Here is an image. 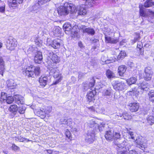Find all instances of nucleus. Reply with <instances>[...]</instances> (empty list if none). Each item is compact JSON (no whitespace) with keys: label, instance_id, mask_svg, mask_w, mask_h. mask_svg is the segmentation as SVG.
I'll return each instance as SVG.
<instances>
[{"label":"nucleus","instance_id":"c756f323","mask_svg":"<svg viewBox=\"0 0 154 154\" xmlns=\"http://www.w3.org/2000/svg\"><path fill=\"white\" fill-rule=\"evenodd\" d=\"M127 83L128 85H131L135 84L137 81V79L135 77H132L126 80Z\"/></svg>","mask_w":154,"mask_h":154},{"label":"nucleus","instance_id":"5fc2aeb1","mask_svg":"<svg viewBox=\"0 0 154 154\" xmlns=\"http://www.w3.org/2000/svg\"><path fill=\"white\" fill-rule=\"evenodd\" d=\"M67 120H66L64 118H62L60 120V122L61 124H65L66 125L67 122Z\"/></svg>","mask_w":154,"mask_h":154},{"label":"nucleus","instance_id":"aec40b11","mask_svg":"<svg viewBox=\"0 0 154 154\" xmlns=\"http://www.w3.org/2000/svg\"><path fill=\"white\" fill-rule=\"evenodd\" d=\"M139 88L143 91H148L149 89V85L148 84L145 82H143L138 84Z\"/></svg>","mask_w":154,"mask_h":154},{"label":"nucleus","instance_id":"c9c22d12","mask_svg":"<svg viewBox=\"0 0 154 154\" xmlns=\"http://www.w3.org/2000/svg\"><path fill=\"white\" fill-rule=\"evenodd\" d=\"M111 93V90L110 89L104 90L103 92V95L104 96H109Z\"/></svg>","mask_w":154,"mask_h":154},{"label":"nucleus","instance_id":"9b49d317","mask_svg":"<svg viewBox=\"0 0 154 154\" xmlns=\"http://www.w3.org/2000/svg\"><path fill=\"white\" fill-rule=\"evenodd\" d=\"M96 93L95 90L93 89H91L89 92H88L86 96L89 102L95 100L94 95L96 94Z\"/></svg>","mask_w":154,"mask_h":154},{"label":"nucleus","instance_id":"49530a36","mask_svg":"<svg viewBox=\"0 0 154 154\" xmlns=\"http://www.w3.org/2000/svg\"><path fill=\"white\" fill-rule=\"evenodd\" d=\"M51 0H39L38 3L39 5H42L45 4Z\"/></svg>","mask_w":154,"mask_h":154},{"label":"nucleus","instance_id":"a18cd8bd","mask_svg":"<svg viewBox=\"0 0 154 154\" xmlns=\"http://www.w3.org/2000/svg\"><path fill=\"white\" fill-rule=\"evenodd\" d=\"M1 4L2 6H0V12L3 13L5 11V5L2 2H1L0 4Z\"/></svg>","mask_w":154,"mask_h":154},{"label":"nucleus","instance_id":"20e7f679","mask_svg":"<svg viewBox=\"0 0 154 154\" xmlns=\"http://www.w3.org/2000/svg\"><path fill=\"white\" fill-rule=\"evenodd\" d=\"M50 70V75H53L55 79H56L55 82L54 83V85L57 84L62 80L63 76L57 68H51Z\"/></svg>","mask_w":154,"mask_h":154},{"label":"nucleus","instance_id":"a19ab883","mask_svg":"<svg viewBox=\"0 0 154 154\" xmlns=\"http://www.w3.org/2000/svg\"><path fill=\"white\" fill-rule=\"evenodd\" d=\"M147 120L148 123L150 125H152L154 123V117L153 116H149Z\"/></svg>","mask_w":154,"mask_h":154},{"label":"nucleus","instance_id":"bf43d9fd","mask_svg":"<svg viewBox=\"0 0 154 154\" xmlns=\"http://www.w3.org/2000/svg\"><path fill=\"white\" fill-rule=\"evenodd\" d=\"M128 133L129 134L131 138L133 139H134V134L133 132L131 131H129Z\"/></svg>","mask_w":154,"mask_h":154},{"label":"nucleus","instance_id":"bb28decb","mask_svg":"<svg viewBox=\"0 0 154 154\" xmlns=\"http://www.w3.org/2000/svg\"><path fill=\"white\" fill-rule=\"evenodd\" d=\"M106 42L108 43L112 44H116L119 41V40L117 38H114L109 36L105 37Z\"/></svg>","mask_w":154,"mask_h":154},{"label":"nucleus","instance_id":"e433bc0d","mask_svg":"<svg viewBox=\"0 0 154 154\" xmlns=\"http://www.w3.org/2000/svg\"><path fill=\"white\" fill-rule=\"evenodd\" d=\"M7 94L4 92H2L1 94V97L0 99V101L1 102H3L5 103V100L7 98Z\"/></svg>","mask_w":154,"mask_h":154},{"label":"nucleus","instance_id":"473e14b6","mask_svg":"<svg viewBox=\"0 0 154 154\" xmlns=\"http://www.w3.org/2000/svg\"><path fill=\"white\" fill-rule=\"evenodd\" d=\"M95 3V0H86L85 4L86 5L89 7L94 6Z\"/></svg>","mask_w":154,"mask_h":154},{"label":"nucleus","instance_id":"f3484780","mask_svg":"<svg viewBox=\"0 0 154 154\" xmlns=\"http://www.w3.org/2000/svg\"><path fill=\"white\" fill-rule=\"evenodd\" d=\"M48 79L46 76L42 75L39 79V82L40 86L42 87H44L47 85Z\"/></svg>","mask_w":154,"mask_h":154},{"label":"nucleus","instance_id":"ea45409f","mask_svg":"<svg viewBox=\"0 0 154 154\" xmlns=\"http://www.w3.org/2000/svg\"><path fill=\"white\" fill-rule=\"evenodd\" d=\"M126 56V54L125 51H122L119 54L117 58L119 60H122Z\"/></svg>","mask_w":154,"mask_h":154},{"label":"nucleus","instance_id":"5701e85b","mask_svg":"<svg viewBox=\"0 0 154 154\" xmlns=\"http://www.w3.org/2000/svg\"><path fill=\"white\" fill-rule=\"evenodd\" d=\"M63 27L65 33L66 34H69V33L72 28V26L69 23H65L63 25Z\"/></svg>","mask_w":154,"mask_h":154},{"label":"nucleus","instance_id":"e2e57ef3","mask_svg":"<svg viewBox=\"0 0 154 154\" xmlns=\"http://www.w3.org/2000/svg\"><path fill=\"white\" fill-rule=\"evenodd\" d=\"M136 90L135 89H131L130 91V92H133V93H134L136 92Z\"/></svg>","mask_w":154,"mask_h":154},{"label":"nucleus","instance_id":"f03ea898","mask_svg":"<svg viewBox=\"0 0 154 154\" xmlns=\"http://www.w3.org/2000/svg\"><path fill=\"white\" fill-rule=\"evenodd\" d=\"M114 144L116 146V148L118 154H127L132 146L129 142L126 141H123L122 143H118L115 141Z\"/></svg>","mask_w":154,"mask_h":154},{"label":"nucleus","instance_id":"9d476101","mask_svg":"<svg viewBox=\"0 0 154 154\" xmlns=\"http://www.w3.org/2000/svg\"><path fill=\"white\" fill-rule=\"evenodd\" d=\"M144 71V78L147 81L150 80L152 78L153 73L151 68L150 67L145 68Z\"/></svg>","mask_w":154,"mask_h":154},{"label":"nucleus","instance_id":"ddd939ff","mask_svg":"<svg viewBox=\"0 0 154 154\" xmlns=\"http://www.w3.org/2000/svg\"><path fill=\"white\" fill-rule=\"evenodd\" d=\"M128 106L129 109L132 112L137 111L139 108L138 103L136 102L129 103Z\"/></svg>","mask_w":154,"mask_h":154},{"label":"nucleus","instance_id":"338daca9","mask_svg":"<svg viewBox=\"0 0 154 154\" xmlns=\"http://www.w3.org/2000/svg\"><path fill=\"white\" fill-rule=\"evenodd\" d=\"M19 137H15V140H16V141H19Z\"/></svg>","mask_w":154,"mask_h":154},{"label":"nucleus","instance_id":"72a5a7b5","mask_svg":"<svg viewBox=\"0 0 154 154\" xmlns=\"http://www.w3.org/2000/svg\"><path fill=\"white\" fill-rule=\"evenodd\" d=\"M113 139L116 140H122L121 138V134L119 131H113Z\"/></svg>","mask_w":154,"mask_h":154},{"label":"nucleus","instance_id":"412c9836","mask_svg":"<svg viewBox=\"0 0 154 154\" xmlns=\"http://www.w3.org/2000/svg\"><path fill=\"white\" fill-rule=\"evenodd\" d=\"M8 87L10 89H13L15 88L17 84L14 80L10 79L7 82Z\"/></svg>","mask_w":154,"mask_h":154},{"label":"nucleus","instance_id":"f8f14e48","mask_svg":"<svg viewBox=\"0 0 154 154\" xmlns=\"http://www.w3.org/2000/svg\"><path fill=\"white\" fill-rule=\"evenodd\" d=\"M42 59V52L39 51L37 52L35 54L34 58L35 63L38 64L41 63Z\"/></svg>","mask_w":154,"mask_h":154},{"label":"nucleus","instance_id":"69168bd1","mask_svg":"<svg viewBox=\"0 0 154 154\" xmlns=\"http://www.w3.org/2000/svg\"><path fill=\"white\" fill-rule=\"evenodd\" d=\"M148 12L151 14H153L154 13V12L153 11H152L150 10V9L148 10Z\"/></svg>","mask_w":154,"mask_h":154},{"label":"nucleus","instance_id":"a211bd4d","mask_svg":"<svg viewBox=\"0 0 154 154\" xmlns=\"http://www.w3.org/2000/svg\"><path fill=\"white\" fill-rule=\"evenodd\" d=\"M127 69V66L125 65H122L119 66L118 69V72L119 75L120 76H123Z\"/></svg>","mask_w":154,"mask_h":154},{"label":"nucleus","instance_id":"393cba45","mask_svg":"<svg viewBox=\"0 0 154 154\" xmlns=\"http://www.w3.org/2000/svg\"><path fill=\"white\" fill-rule=\"evenodd\" d=\"M139 14L140 16L143 17H146L147 16V14L145 11V8L143 7L142 4H140L139 5Z\"/></svg>","mask_w":154,"mask_h":154},{"label":"nucleus","instance_id":"79ce46f5","mask_svg":"<svg viewBox=\"0 0 154 154\" xmlns=\"http://www.w3.org/2000/svg\"><path fill=\"white\" fill-rule=\"evenodd\" d=\"M29 10L30 11H35L36 13H37L38 12L37 10H38L37 9L38 8V6L36 5H34L32 6H31L29 7Z\"/></svg>","mask_w":154,"mask_h":154},{"label":"nucleus","instance_id":"052dcab7","mask_svg":"<svg viewBox=\"0 0 154 154\" xmlns=\"http://www.w3.org/2000/svg\"><path fill=\"white\" fill-rule=\"evenodd\" d=\"M35 42L36 45L38 47H41L42 45V43L39 41H35Z\"/></svg>","mask_w":154,"mask_h":154},{"label":"nucleus","instance_id":"2eb2a0df","mask_svg":"<svg viewBox=\"0 0 154 154\" xmlns=\"http://www.w3.org/2000/svg\"><path fill=\"white\" fill-rule=\"evenodd\" d=\"M77 12L78 15H85L87 13V10L85 5H80L78 9Z\"/></svg>","mask_w":154,"mask_h":154},{"label":"nucleus","instance_id":"864d4df0","mask_svg":"<svg viewBox=\"0 0 154 154\" xmlns=\"http://www.w3.org/2000/svg\"><path fill=\"white\" fill-rule=\"evenodd\" d=\"M71 36L73 37H75L77 36L78 32L76 31H72L71 32Z\"/></svg>","mask_w":154,"mask_h":154},{"label":"nucleus","instance_id":"4468645a","mask_svg":"<svg viewBox=\"0 0 154 154\" xmlns=\"http://www.w3.org/2000/svg\"><path fill=\"white\" fill-rule=\"evenodd\" d=\"M14 101L18 104H23L24 100L23 97L20 95H15L14 96Z\"/></svg>","mask_w":154,"mask_h":154},{"label":"nucleus","instance_id":"6e6552de","mask_svg":"<svg viewBox=\"0 0 154 154\" xmlns=\"http://www.w3.org/2000/svg\"><path fill=\"white\" fill-rule=\"evenodd\" d=\"M143 138L140 136H139L135 141L136 143L137 146L142 150H143L146 147V145L145 143H143Z\"/></svg>","mask_w":154,"mask_h":154},{"label":"nucleus","instance_id":"de8ad7c7","mask_svg":"<svg viewBox=\"0 0 154 154\" xmlns=\"http://www.w3.org/2000/svg\"><path fill=\"white\" fill-rule=\"evenodd\" d=\"M12 149L15 151H18L20 150V148L14 144H12L11 146Z\"/></svg>","mask_w":154,"mask_h":154},{"label":"nucleus","instance_id":"7ed1b4c3","mask_svg":"<svg viewBox=\"0 0 154 154\" xmlns=\"http://www.w3.org/2000/svg\"><path fill=\"white\" fill-rule=\"evenodd\" d=\"M40 73V68L31 65L28 66L26 69V75L28 77H34L35 76H38Z\"/></svg>","mask_w":154,"mask_h":154},{"label":"nucleus","instance_id":"a878e982","mask_svg":"<svg viewBox=\"0 0 154 154\" xmlns=\"http://www.w3.org/2000/svg\"><path fill=\"white\" fill-rule=\"evenodd\" d=\"M66 125L73 130V131H77V129L74 126V123L73 122L72 119H67Z\"/></svg>","mask_w":154,"mask_h":154},{"label":"nucleus","instance_id":"37998d69","mask_svg":"<svg viewBox=\"0 0 154 154\" xmlns=\"http://www.w3.org/2000/svg\"><path fill=\"white\" fill-rule=\"evenodd\" d=\"M94 83L95 81L93 79H92L90 80L89 83L88 84V88H92L91 89H93L94 90L95 88H94L93 89V88L94 85Z\"/></svg>","mask_w":154,"mask_h":154},{"label":"nucleus","instance_id":"423d86ee","mask_svg":"<svg viewBox=\"0 0 154 154\" xmlns=\"http://www.w3.org/2000/svg\"><path fill=\"white\" fill-rule=\"evenodd\" d=\"M17 46V42L16 40L12 37H10L7 41L6 47L9 50L14 49Z\"/></svg>","mask_w":154,"mask_h":154},{"label":"nucleus","instance_id":"603ef678","mask_svg":"<svg viewBox=\"0 0 154 154\" xmlns=\"http://www.w3.org/2000/svg\"><path fill=\"white\" fill-rule=\"evenodd\" d=\"M116 119H120L123 117V114L118 113L117 114L115 115Z\"/></svg>","mask_w":154,"mask_h":154},{"label":"nucleus","instance_id":"c03bdc74","mask_svg":"<svg viewBox=\"0 0 154 154\" xmlns=\"http://www.w3.org/2000/svg\"><path fill=\"white\" fill-rule=\"evenodd\" d=\"M123 118L124 119L129 120L131 119V116L127 113H124L123 114Z\"/></svg>","mask_w":154,"mask_h":154},{"label":"nucleus","instance_id":"4d7b16f0","mask_svg":"<svg viewBox=\"0 0 154 154\" xmlns=\"http://www.w3.org/2000/svg\"><path fill=\"white\" fill-rule=\"evenodd\" d=\"M129 154H138L137 152L134 149L129 150Z\"/></svg>","mask_w":154,"mask_h":154},{"label":"nucleus","instance_id":"b1692460","mask_svg":"<svg viewBox=\"0 0 154 154\" xmlns=\"http://www.w3.org/2000/svg\"><path fill=\"white\" fill-rule=\"evenodd\" d=\"M4 66V62L2 59V57L0 56V74L2 76L5 70Z\"/></svg>","mask_w":154,"mask_h":154},{"label":"nucleus","instance_id":"dca6fc26","mask_svg":"<svg viewBox=\"0 0 154 154\" xmlns=\"http://www.w3.org/2000/svg\"><path fill=\"white\" fill-rule=\"evenodd\" d=\"M23 0H8V5L10 7H15L18 4L22 3Z\"/></svg>","mask_w":154,"mask_h":154},{"label":"nucleus","instance_id":"c85d7f7f","mask_svg":"<svg viewBox=\"0 0 154 154\" xmlns=\"http://www.w3.org/2000/svg\"><path fill=\"white\" fill-rule=\"evenodd\" d=\"M84 32L87 33L89 35H94L95 33V31L94 29L90 28H86L83 29Z\"/></svg>","mask_w":154,"mask_h":154},{"label":"nucleus","instance_id":"8fccbe9b","mask_svg":"<svg viewBox=\"0 0 154 154\" xmlns=\"http://www.w3.org/2000/svg\"><path fill=\"white\" fill-rule=\"evenodd\" d=\"M31 140L25 138L21 137V136L19 137V141L20 142H23L25 141L26 142L30 141Z\"/></svg>","mask_w":154,"mask_h":154},{"label":"nucleus","instance_id":"6e6d98bb","mask_svg":"<svg viewBox=\"0 0 154 154\" xmlns=\"http://www.w3.org/2000/svg\"><path fill=\"white\" fill-rule=\"evenodd\" d=\"M128 65L131 68H133L134 66V64L132 62H128Z\"/></svg>","mask_w":154,"mask_h":154},{"label":"nucleus","instance_id":"774afa93","mask_svg":"<svg viewBox=\"0 0 154 154\" xmlns=\"http://www.w3.org/2000/svg\"><path fill=\"white\" fill-rule=\"evenodd\" d=\"M2 46V44L0 42V48H1Z\"/></svg>","mask_w":154,"mask_h":154},{"label":"nucleus","instance_id":"3c124183","mask_svg":"<svg viewBox=\"0 0 154 154\" xmlns=\"http://www.w3.org/2000/svg\"><path fill=\"white\" fill-rule=\"evenodd\" d=\"M96 111L97 112L99 113H102L104 111V109L101 107H99L98 108H97L96 109Z\"/></svg>","mask_w":154,"mask_h":154},{"label":"nucleus","instance_id":"6ab92c4d","mask_svg":"<svg viewBox=\"0 0 154 154\" xmlns=\"http://www.w3.org/2000/svg\"><path fill=\"white\" fill-rule=\"evenodd\" d=\"M113 131L112 130L107 131L105 134L106 139L108 140H112L113 139Z\"/></svg>","mask_w":154,"mask_h":154},{"label":"nucleus","instance_id":"39448f33","mask_svg":"<svg viewBox=\"0 0 154 154\" xmlns=\"http://www.w3.org/2000/svg\"><path fill=\"white\" fill-rule=\"evenodd\" d=\"M95 137V131L93 129L90 128L88 131V132L86 134L85 140L86 142L91 143H92Z\"/></svg>","mask_w":154,"mask_h":154},{"label":"nucleus","instance_id":"4c0bfd02","mask_svg":"<svg viewBox=\"0 0 154 154\" xmlns=\"http://www.w3.org/2000/svg\"><path fill=\"white\" fill-rule=\"evenodd\" d=\"M18 108L17 111L20 114H23L25 113L26 108L24 106H20Z\"/></svg>","mask_w":154,"mask_h":154},{"label":"nucleus","instance_id":"680f3d73","mask_svg":"<svg viewBox=\"0 0 154 154\" xmlns=\"http://www.w3.org/2000/svg\"><path fill=\"white\" fill-rule=\"evenodd\" d=\"M79 46L81 48H83V46L82 42H80L78 43Z\"/></svg>","mask_w":154,"mask_h":154},{"label":"nucleus","instance_id":"0eeeda50","mask_svg":"<svg viewBox=\"0 0 154 154\" xmlns=\"http://www.w3.org/2000/svg\"><path fill=\"white\" fill-rule=\"evenodd\" d=\"M112 85L114 89L115 90H122L127 88V85L122 82L119 81H116L113 83Z\"/></svg>","mask_w":154,"mask_h":154},{"label":"nucleus","instance_id":"f704fd0d","mask_svg":"<svg viewBox=\"0 0 154 154\" xmlns=\"http://www.w3.org/2000/svg\"><path fill=\"white\" fill-rule=\"evenodd\" d=\"M148 95L150 100L152 102H154V91H151L148 93Z\"/></svg>","mask_w":154,"mask_h":154},{"label":"nucleus","instance_id":"13d9d810","mask_svg":"<svg viewBox=\"0 0 154 154\" xmlns=\"http://www.w3.org/2000/svg\"><path fill=\"white\" fill-rule=\"evenodd\" d=\"M88 109L91 111L94 112L95 111L96 109L95 107L93 106H91L90 107H88Z\"/></svg>","mask_w":154,"mask_h":154},{"label":"nucleus","instance_id":"58836bf2","mask_svg":"<svg viewBox=\"0 0 154 154\" xmlns=\"http://www.w3.org/2000/svg\"><path fill=\"white\" fill-rule=\"evenodd\" d=\"M13 101H14V97L9 96L7 97L5 102H6L7 103L10 104L12 103Z\"/></svg>","mask_w":154,"mask_h":154},{"label":"nucleus","instance_id":"0e129e2a","mask_svg":"<svg viewBox=\"0 0 154 154\" xmlns=\"http://www.w3.org/2000/svg\"><path fill=\"white\" fill-rule=\"evenodd\" d=\"M46 151L49 154H51L52 153V151L51 149L47 150Z\"/></svg>","mask_w":154,"mask_h":154},{"label":"nucleus","instance_id":"09e8293b","mask_svg":"<svg viewBox=\"0 0 154 154\" xmlns=\"http://www.w3.org/2000/svg\"><path fill=\"white\" fill-rule=\"evenodd\" d=\"M65 135L67 137L71 140L72 138L70 132L68 130L66 131Z\"/></svg>","mask_w":154,"mask_h":154},{"label":"nucleus","instance_id":"1a4fd4ad","mask_svg":"<svg viewBox=\"0 0 154 154\" xmlns=\"http://www.w3.org/2000/svg\"><path fill=\"white\" fill-rule=\"evenodd\" d=\"M48 56L53 63H57L60 61L59 57L51 51H48Z\"/></svg>","mask_w":154,"mask_h":154},{"label":"nucleus","instance_id":"7c9ffc66","mask_svg":"<svg viewBox=\"0 0 154 154\" xmlns=\"http://www.w3.org/2000/svg\"><path fill=\"white\" fill-rule=\"evenodd\" d=\"M106 75L107 78L109 79L113 78L115 77L114 73L109 69L106 70Z\"/></svg>","mask_w":154,"mask_h":154},{"label":"nucleus","instance_id":"4be33fe9","mask_svg":"<svg viewBox=\"0 0 154 154\" xmlns=\"http://www.w3.org/2000/svg\"><path fill=\"white\" fill-rule=\"evenodd\" d=\"M51 45L53 48L57 49L60 47V41L59 40H53L52 41Z\"/></svg>","mask_w":154,"mask_h":154},{"label":"nucleus","instance_id":"f257e3e1","mask_svg":"<svg viewBox=\"0 0 154 154\" xmlns=\"http://www.w3.org/2000/svg\"><path fill=\"white\" fill-rule=\"evenodd\" d=\"M75 6L72 3L66 2L63 6H61L57 9V12L59 15L62 16L66 15L69 13H73L75 12Z\"/></svg>","mask_w":154,"mask_h":154},{"label":"nucleus","instance_id":"cd10ccee","mask_svg":"<svg viewBox=\"0 0 154 154\" xmlns=\"http://www.w3.org/2000/svg\"><path fill=\"white\" fill-rule=\"evenodd\" d=\"M143 7L148 8L154 5V2L152 0H147L143 4Z\"/></svg>","mask_w":154,"mask_h":154},{"label":"nucleus","instance_id":"2f4dec72","mask_svg":"<svg viewBox=\"0 0 154 154\" xmlns=\"http://www.w3.org/2000/svg\"><path fill=\"white\" fill-rule=\"evenodd\" d=\"M18 107L15 104L11 105L8 109L9 111L12 113H14L17 112L18 110Z\"/></svg>","mask_w":154,"mask_h":154}]
</instances>
